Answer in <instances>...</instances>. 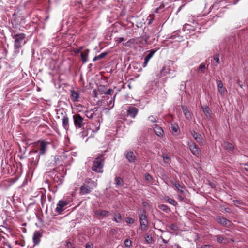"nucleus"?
I'll use <instances>...</instances> for the list:
<instances>
[{"label":"nucleus","instance_id":"16","mask_svg":"<svg viewBox=\"0 0 248 248\" xmlns=\"http://www.w3.org/2000/svg\"><path fill=\"white\" fill-rule=\"evenodd\" d=\"M71 92V95L70 97L71 100L73 102H77L78 101V99L79 97V93H78V91H76L74 90H72L70 91Z\"/></svg>","mask_w":248,"mask_h":248},{"label":"nucleus","instance_id":"24","mask_svg":"<svg viewBox=\"0 0 248 248\" xmlns=\"http://www.w3.org/2000/svg\"><path fill=\"white\" fill-rule=\"evenodd\" d=\"M115 181L116 185L119 187H122L124 185V181L120 177H116Z\"/></svg>","mask_w":248,"mask_h":248},{"label":"nucleus","instance_id":"28","mask_svg":"<svg viewBox=\"0 0 248 248\" xmlns=\"http://www.w3.org/2000/svg\"><path fill=\"white\" fill-rule=\"evenodd\" d=\"M116 94L117 93H116L113 98H111L110 100L108 103V106L109 107L108 108L109 110L111 109L114 107V101Z\"/></svg>","mask_w":248,"mask_h":248},{"label":"nucleus","instance_id":"27","mask_svg":"<svg viewBox=\"0 0 248 248\" xmlns=\"http://www.w3.org/2000/svg\"><path fill=\"white\" fill-rule=\"evenodd\" d=\"M66 114L65 111L63 108H60L57 109V117L59 118L60 116H64Z\"/></svg>","mask_w":248,"mask_h":248},{"label":"nucleus","instance_id":"22","mask_svg":"<svg viewBox=\"0 0 248 248\" xmlns=\"http://www.w3.org/2000/svg\"><path fill=\"white\" fill-rule=\"evenodd\" d=\"M95 214L99 216L108 217L109 215V212L105 210H99L95 212Z\"/></svg>","mask_w":248,"mask_h":248},{"label":"nucleus","instance_id":"62","mask_svg":"<svg viewBox=\"0 0 248 248\" xmlns=\"http://www.w3.org/2000/svg\"><path fill=\"white\" fill-rule=\"evenodd\" d=\"M175 247H176V248H182L180 246H179L178 244L175 245Z\"/></svg>","mask_w":248,"mask_h":248},{"label":"nucleus","instance_id":"35","mask_svg":"<svg viewBox=\"0 0 248 248\" xmlns=\"http://www.w3.org/2000/svg\"><path fill=\"white\" fill-rule=\"evenodd\" d=\"M94 112H92L91 111H86L85 115L87 118L89 119H93L94 117Z\"/></svg>","mask_w":248,"mask_h":248},{"label":"nucleus","instance_id":"17","mask_svg":"<svg viewBox=\"0 0 248 248\" xmlns=\"http://www.w3.org/2000/svg\"><path fill=\"white\" fill-rule=\"evenodd\" d=\"M42 237V234L38 231L34 232L33 240L35 245H37L40 242V239Z\"/></svg>","mask_w":248,"mask_h":248},{"label":"nucleus","instance_id":"23","mask_svg":"<svg viewBox=\"0 0 248 248\" xmlns=\"http://www.w3.org/2000/svg\"><path fill=\"white\" fill-rule=\"evenodd\" d=\"M202 109L204 113V114L206 116V117H210L211 110L209 107L207 106H202Z\"/></svg>","mask_w":248,"mask_h":248},{"label":"nucleus","instance_id":"13","mask_svg":"<svg viewBox=\"0 0 248 248\" xmlns=\"http://www.w3.org/2000/svg\"><path fill=\"white\" fill-rule=\"evenodd\" d=\"M217 84L218 92H219L220 95H224L225 93H227V90L225 87H223V85L221 81L217 80Z\"/></svg>","mask_w":248,"mask_h":248},{"label":"nucleus","instance_id":"55","mask_svg":"<svg viewBox=\"0 0 248 248\" xmlns=\"http://www.w3.org/2000/svg\"><path fill=\"white\" fill-rule=\"evenodd\" d=\"M69 245H72V244H71V243L70 242V241H67V242H66V247L67 248H69Z\"/></svg>","mask_w":248,"mask_h":248},{"label":"nucleus","instance_id":"37","mask_svg":"<svg viewBox=\"0 0 248 248\" xmlns=\"http://www.w3.org/2000/svg\"><path fill=\"white\" fill-rule=\"evenodd\" d=\"M150 38V36L147 35L146 34H144L141 36V38L144 41V43L147 44L148 42V40Z\"/></svg>","mask_w":248,"mask_h":248},{"label":"nucleus","instance_id":"18","mask_svg":"<svg viewBox=\"0 0 248 248\" xmlns=\"http://www.w3.org/2000/svg\"><path fill=\"white\" fill-rule=\"evenodd\" d=\"M182 109L183 110V113H184L186 119L190 120L191 119V112L189 111L188 109L186 106H182Z\"/></svg>","mask_w":248,"mask_h":248},{"label":"nucleus","instance_id":"40","mask_svg":"<svg viewBox=\"0 0 248 248\" xmlns=\"http://www.w3.org/2000/svg\"><path fill=\"white\" fill-rule=\"evenodd\" d=\"M172 130L174 132H177L179 129V127L177 124H174L171 126Z\"/></svg>","mask_w":248,"mask_h":248},{"label":"nucleus","instance_id":"26","mask_svg":"<svg viewBox=\"0 0 248 248\" xmlns=\"http://www.w3.org/2000/svg\"><path fill=\"white\" fill-rule=\"evenodd\" d=\"M170 69L169 67L167 68L165 66L163 67L162 70L160 71V77L165 75L166 74L170 73Z\"/></svg>","mask_w":248,"mask_h":248},{"label":"nucleus","instance_id":"41","mask_svg":"<svg viewBox=\"0 0 248 248\" xmlns=\"http://www.w3.org/2000/svg\"><path fill=\"white\" fill-rule=\"evenodd\" d=\"M145 180L147 181H148V182H150L153 179V178H152V176L151 175H150L149 174H148V173H146L145 174Z\"/></svg>","mask_w":248,"mask_h":248},{"label":"nucleus","instance_id":"29","mask_svg":"<svg viewBox=\"0 0 248 248\" xmlns=\"http://www.w3.org/2000/svg\"><path fill=\"white\" fill-rule=\"evenodd\" d=\"M162 158L163 159V160L165 163L169 164L171 161L170 157L168 155V154H163L162 155Z\"/></svg>","mask_w":248,"mask_h":248},{"label":"nucleus","instance_id":"54","mask_svg":"<svg viewBox=\"0 0 248 248\" xmlns=\"http://www.w3.org/2000/svg\"><path fill=\"white\" fill-rule=\"evenodd\" d=\"M237 84H238V85L241 87L242 88V82L240 80H237Z\"/></svg>","mask_w":248,"mask_h":248},{"label":"nucleus","instance_id":"5","mask_svg":"<svg viewBox=\"0 0 248 248\" xmlns=\"http://www.w3.org/2000/svg\"><path fill=\"white\" fill-rule=\"evenodd\" d=\"M140 227V228L144 231L147 230L148 226V220L146 215V211L143 209L142 214L139 215Z\"/></svg>","mask_w":248,"mask_h":248},{"label":"nucleus","instance_id":"60","mask_svg":"<svg viewBox=\"0 0 248 248\" xmlns=\"http://www.w3.org/2000/svg\"><path fill=\"white\" fill-rule=\"evenodd\" d=\"M161 239H162V240L163 241V243L166 244L167 243V241H166V240H165L164 238H163L162 237H161Z\"/></svg>","mask_w":248,"mask_h":248},{"label":"nucleus","instance_id":"63","mask_svg":"<svg viewBox=\"0 0 248 248\" xmlns=\"http://www.w3.org/2000/svg\"><path fill=\"white\" fill-rule=\"evenodd\" d=\"M77 4L80 5L81 4V2L77 1L76 3H75V5L76 6Z\"/></svg>","mask_w":248,"mask_h":248},{"label":"nucleus","instance_id":"31","mask_svg":"<svg viewBox=\"0 0 248 248\" xmlns=\"http://www.w3.org/2000/svg\"><path fill=\"white\" fill-rule=\"evenodd\" d=\"M145 241L147 244H152L153 242V238L151 235L149 234L148 233H146L145 234Z\"/></svg>","mask_w":248,"mask_h":248},{"label":"nucleus","instance_id":"8","mask_svg":"<svg viewBox=\"0 0 248 248\" xmlns=\"http://www.w3.org/2000/svg\"><path fill=\"white\" fill-rule=\"evenodd\" d=\"M139 112V109L134 107L129 106L127 110V116H130L131 118H134Z\"/></svg>","mask_w":248,"mask_h":248},{"label":"nucleus","instance_id":"32","mask_svg":"<svg viewBox=\"0 0 248 248\" xmlns=\"http://www.w3.org/2000/svg\"><path fill=\"white\" fill-rule=\"evenodd\" d=\"M122 220V216L120 213L115 214L113 217V220L116 222H120Z\"/></svg>","mask_w":248,"mask_h":248},{"label":"nucleus","instance_id":"57","mask_svg":"<svg viewBox=\"0 0 248 248\" xmlns=\"http://www.w3.org/2000/svg\"><path fill=\"white\" fill-rule=\"evenodd\" d=\"M178 199L181 201H183L184 200V198L181 195H178Z\"/></svg>","mask_w":248,"mask_h":248},{"label":"nucleus","instance_id":"21","mask_svg":"<svg viewBox=\"0 0 248 248\" xmlns=\"http://www.w3.org/2000/svg\"><path fill=\"white\" fill-rule=\"evenodd\" d=\"M89 52V49H86L83 52L81 53V58L83 63H85L88 59V56Z\"/></svg>","mask_w":248,"mask_h":248},{"label":"nucleus","instance_id":"43","mask_svg":"<svg viewBox=\"0 0 248 248\" xmlns=\"http://www.w3.org/2000/svg\"><path fill=\"white\" fill-rule=\"evenodd\" d=\"M170 227V229L173 231H177L178 229V226L175 224H171Z\"/></svg>","mask_w":248,"mask_h":248},{"label":"nucleus","instance_id":"20","mask_svg":"<svg viewBox=\"0 0 248 248\" xmlns=\"http://www.w3.org/2000/svg\"><path fill=\"white\" fill-rule=\"evenodd\" d=\"M173 185L178 191L180 192L181 194L184 193L183 189H184L185 186L180 185L177 181L173 183Z\"/></svg>","mask_w":248,"mask_h":248},{"label":"nucleus","instance_id":"45","mask_svg":"<svg viewBox=\"0 0 248 248\" xmlns=\"http://www.w3.org/2000/svg\"><path fill=\"white\" fill-rule=\"evenodd\" d=\"M108 54V52H105L101 53L100 55L98 56L99 60L104 58Z\"/></svg>","mask_w":248,"mask_h":248},{"label":"nucleus","instance_id":"14","mask_svg":"<svg viewBox=\"0 0 248 248\" xmlns=\"http://www.w3.org/2000/svg\"><path fill=\"white\" fill-rule=\"evenodd\" d=\"M125 157L130 163H135L136 159L134 153L132 151L127 152L125 155Z\"/></svg>","mask_w":248,"mask_h":248},{"label":"nucleus","instance_id":"51","mask_svg":"<svg viewBox=\"0 0 248 248\" xmlns=\"http://www.w3.org/2000/svg\"><path fill=\"white\" fill-rule=\"evenodd\" d=\"M149 61L146 60V59H144V62H143V66L144 67H146L148 62Z\"/></svg>","mask_w":248,"mask_h":248},{"label":"nucleus","instance_id":"1","mask_svg":"<svg viewBox=\"0 0 248 248\" xmlns=\"http://www.w3.org/2000/svg\"><path fill=\"white\" fill-rule=\"evenodd\" d=\"M96 181L93 180L91 178H87L84 183L81 186L79 189L80 195H86L90 193L97 186Z\"/></svg>","mask_w":248,"mask_h":248},{"label":"nucleus","instance_id":"34","mask_svg":"<svg viewBox=\"0 0 248 248\" xmlns=\"http://www.w3.org/2000/svg\"><path fill=\"white\" fill-rule=\"evenodd\" d=\"M167 201L169 203L173 205V206H175L177 205V202L170 198L168 197Z\"/></svg>","mask_w":248,"mask_h":248},{"label":"nucleus","instance_id":"53","mask_svg":"<svg viewBox=\"0 0 248 248\" xmlns=\"http://www.w3.org/2000/svg\"><path fill=\"white\" fill-rule=\"evenodd\" d=\"M143 41H143L141 37L138 39V42L140 43H142L143 44H145L144 42H143Z\"/></svg>","mask_w":248,"mask_h":248},{"label":"nucleus","instance_id":"11","mask_svg":"<svg viewBox=\"0 0 248 248\" xmlns=\"http://www.w3.org/2000/svg\"><path fill=\"white\" fill-rule=\"evenodd\" d=\"M217 219L219 223L222 224L225 227H228L231 226V221L224 217H218Z\"/></svg>","mask_w":248,"mask_h":248},{"label":"nucleus","instance_id":"56","mask_svg":"<svg viewBox=\"0 0 248 248\" xmlns=\"http://www.w3.org/2000/svg\"><path fill=\"white\" fill-rule=\"evenodd\" d=\"M93 93L94 94V97H97V92L96 90H94L93 91Z\"/></svg>","mask_w":248,"mask_h":248},{"label":"nucleus","instance_id":"44","mask_svg":"<svg viewBox=\"0 0 248 248\" xmlns=\"http://www.w3.org/2000/svg\"><path fill=\"white\" fill-rule=\"evenodd\" d=\"M219 54L218 53L216 54L214 57V60L216 61L217 63H219Z\"/></svg>","mask_w":248,"mask_h":248},{"label":"nucleus","instance_id":"25","mask_svg":"<svg viewBox=\"0 0 248 248\" xmlns=\"http://www.w3.org/2000/svg\"><path fill=\"white\" fill-rule=\"evenodd\" d=\"M217 238V241L220 243H224L226 244L228 243L227 238H224L220 236L217 235L216 236Z\"/></svg>","mask_w":248,"mask_h":248},{"label":"nucleus","instance_id":"59","mask_svg":"<svg viewBox=\"0 0 248 248\" xmlns=\"http://www.w3.org/2000/svg\"><path fill=\"white\" fill-rule=\"evenodd\" d=\"M99 60V58H98V56H95V57L93 58V61H96V60Z\"/></svg>","mask_w":248,"mask_h":248},{"label":"nucleus","instance_id":"39","mask_svg":"<svg viewBox=\"0 0 248 248\" xmlns=\"http://www.w3.org/2000/svg\"><path fill=\"white\" fill-rule=\"evenodd\" d=\"M206 69L205 64L204 63H202L199 67V70L201 71L202 73L204 72V70Z\"/></svg>","mask_w":248,"mask_h":248},{"label":"nucleus","instance_id":"48","mask_svg":"<svg viewBox=\"0 0 248 248\" xmlns=\"http://www.w3.org/2000/svg\"><path fill=\"white\" fill-rule=\"evenodd\" d=\"M148 118L153 123L156 122V119L153 116H150Z\"/></svg>","mask_w":248,"mask_h":248},{"label":"nucleus","instance_id":"47","mask_svg":"<svg viewBox=\"0 0 248 248\" xmlns=\"http://www.w3.org/2000/svg\"><path fill=\"white\" fill-rule=\"evenodd\" d=\"M113 92V90H112V89H109L107 91V92L105 93V94L106 95H110Z\"/></svg>","mask_w":248,"mask_h":248},{"label":"nucleus","instance_id":"19","mask_svg":"<svg viewBox=\"0 0 248 248\" xmlns=\"http://www.w3.org/2000/svg\"><path fill=\"white\" fill-rule=\"evenodd\" d=\"M62 126L66 130H68L69 128V118L67 115L65 114L63 116L62 118Z\"/></svg>","mask_w":248,"mask_h":248},{"label":"nucleus","instance_id":"7","mask_svg":"<svg viewBox=\"0 0 248 248\" xmlns=\"http://www.w3.org/2000/svg\"><path fill=\"white\" fill-rule=\"evenodd\" d=\"M189 149L193 154L196 156L198 157L200 155V149L195 143H190L189 144Z\"/></svg>","mask_w":248,"mask_h":248},{"label":"nucleus","instance_id":"49","mask_svg":"<svg viewBox=\"0 0 248 248\" xmlns=\"http://www.w3.org/2000/svg\"><path fill=\"white\" fill-rule=\"evenodd\" d=\"M201 248H213V247L210 245H205L202 246Z\"/></svg>","mask_w":248,"mask_h":248},{"label":"nucleus","instance_id":"9","mask_svg":"<svg viewBox=\"0 0 248 248\" xmlns=\"http://www.w3.org/2000/svg\"><path fill=\"white\" fill-rule=\"evenodd\" d=\"M68 204V202L67 201L60 200L55 209L56 212L60 214L63 210V208Z\"/></svg>","mask_w":248,"mask_h":248},{"label":"nucleus","instance_id":"33","mask_svg":"<svg viewBox=\"0 0 248 248\" xmlns=\"http://www.w3.org/2000/svg\"><path fill=\"white\" fill-rule=\"evenodd\" d=\"M155 52V50H151L149 51V53L145 57V59L149 61V60L152 57L154 54Z\"/></svg>","mask_w":248,"mask_h":248},{"label":"nucleus","instance_id":"46","mask_svg":"<svg viewBox=\"0 0 248 248\" xmlns=\"http://www.w3.org/2000/svg\"><path fill=\"white\" fill-rule=\"evenodd\" d=\"M82 49H83V46H80L78 49H74L73 51H74V52H75L76 54H78V53H80V52L82 50Z\"/></svg>","mask_w":248,"mask_h":248},{"label":"nucleus","instance_id":"42","mask_svg":"<svg viewBox=\"0 0 248 248\" xmlns=\"http://www.w3.org/2000/svg\"><path fill=\"white\" fill-rule=\"evenodd\" d=\"M125 222L127 223L133 224L134 222V220L131 217H127L125 218Z\"/></svg>","mask_w":248,"mask_h":248},{"label":"nucleus","instance_id":"12","mask_svg":"<svg viewBox=\"0 0 248 248\" xmlns=\"http://www.w3.org/2000/svg\"><path fill=\"white\" fill-rule=\"evenodd\" d=\"M222 146L224 149L227 150L229 153L232 152L234 149V147L232 144L227 141L224 142L222 144Z\"/></svg>","mask_w":248,"mask_h":248},{"label":"nucleus","instance_id":"58","mask_svg":"<svg viewBox=\"0 0 248 248\" xmlns=\"http://www.w3.org/2000/svg\"><path fill=\"white\" fill-rule=\"evenodd\" d=\"M142 205L144 207H146L148 205V204L147 202H142Z\"/></svg>","mask_w":248,"mask_h":248},{"label":"nucleus","instance_id":"4","mask_svg":"<svg viewBox=\"0 0 248 248\" xmlns=\"http://www.w3.org/2000/svg\"><path fill=\"white\" fill-rule=\"evenodd\" d=\"M73 119L74 125L76 129H84L85 124L88 123V120L84 119L78 113L74 114Z\"/></svg>","mask_w":248,"mask_h":248},{"label":"nucleus","instance_id":"10","mask_svg":"<svg viewBox=\"0 0 248 248\" xmlns=\"http://www.w3.org/2000/svg\"><path fill=\"white\" fill-rule=\"evenodd\" d=\"M191 135L199 144H203V139L202 135L195 131L191 132Z\"/></svg>","mask_w":248,"mask_h":248},{"label":"nucleus","instance_id":"61","mask_svg":"<svg viewBox=\"0 0 248 248\" xmlns=\"http://www.w3.org/2000/svg\"><path fill=\"white\" fill-rule=\"evenodd\" d=\"M228 242L230 241L232 242H234V240L233 239H232V238H230V239H228Z\"/></svg>","mask_w":248,"mask_h":248},{"label":"nucleus","instance_id":"38","mask_svg":"<svg viewBox=\"0 0 248 248\" xmlns=\"http://www.w3.org/2000/svg\"><path fill=\"white\" fill-rule=\"evenodd\" d=\"M125 246L128 248H130L132 246V241L128 239L125 240L124 241Z\"/></svg>","mask_w":248,"mask_h":248},{"label":"nucleus","instance_id":"2","mask_svg":"<svg viewBox=\"0 0 248 248\" xmlns=\"http://www.w3.org/2000/svg\"><path fill=\"white\" fill-rule=\"evenodd\" d=\"M13 39H14V48L16 53H19V49L22 47V44H24L25 41H24L26 35L24 33L16 34L12 35Z\"/></svg>","mask_w":248,"mask_h":248},{"label":"nucleus","instance_id":"3","mask_svg":"<svg viewBox=\"0 0 248 248\" xmlns=\"http://www.w3.org/2000/svg\"><path fill=\"white\" fill-rule=\"evenodd\" d=\"M104 155L102 154L95 159L93 162V165L92 167V170L98 173L103 172V167L104 162Z\"/></svg>","mask_w":248,"mask_h":248},{"label":"nucleus","instance_id":"30","mask_svg":"<svg viewBox=\"0 0 248 248\" xmlns=\"http://www.w3.org/2000/svg\"><path fill=\"white\" fill-rule=\"evenodd\" d=\"M158 208L164 212H168L170 211V209L165 204H161L158 206Z\"/></svg>","mask_w":248,"mask_h":248},{"label":"nucleus","instance_id":"50","mask_svg":"<svg viewBox=\"0 0 248 248\" xmlns=\"http://www.w3.org/2000/svg\"><path fill=\"white\" fill-rule=\"evenodd\" d=\"M110 232L113 234H116L117 233V230L116 229H112L110 231Z\"/></svg>","mask_w":248,"mask_h":248},{"label":"nucleus","instance_id":"15","mask_svg":"<svg viewBox=\"0 0 248 248\" xmlns=\"http://www.w3.org/2000/svg\"><path fill=\"white\" fill-rule=\"evenodd\" d=\"M154 130L155 133L159 137H162L164 135V131L162 128L157 124L154 125Z\"/></svg>","mask_w":248,"mask_h":248},{"label":"nucleus","instance_id":"6","mask_svg":"<svg viewBox=\"0 0 248 248\" xmlns=\"http://www.w3.org/2000/svg\"><path fill=\"white\" fill-rule=\"evenodd\" d=\"M47 142L42 141L40 143V152L39 153L37 151H34L33 152V153L35 154L36 155V160H38L39 156L41 154H44L46 152V151L47 148Z\"/></svg>","mask_w":248,"mask_h":248},{"label":"nucleus","instance_id":"36","mask_svg":"<svg viewBox=\"0 0 248 248\" xmlns=\"http://www.w3.org/2000/svg\"><path fill=\"white\" fill-rule=\"evenodd\" d=\"M233 202H234V204L237 207H238L239 205H244V203L241 200H233Z\"/></svg>","mask_w":248,"mask_h":248},{"label":"nucleus","instance_id":"52","mask_svg":"<svg viewBox=\"0 0 248 248\" xmlns=\"http://www.w3.org/2000/svg\"><path fill=\"white\" fill-rule=\"evenodd\" d=\"M86 248H93V245L88 243L86 245Z\"/></svg>","mask_w":248,"mask_h":248},{"label":"nucleus","instance_id":"64","mask_svg":"<svg viewBox=\"0 0 248 248\" xmlns=\"http://www.w3.org/2000/svg\"><path fill=\"white\" fill-rule=\"evenodd\" d=\"M2 228H4V227L3 225H0V231L2 230Z\"/></svg>","mask_w":248,"mask_h":248}]
</instances>
